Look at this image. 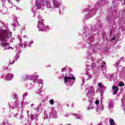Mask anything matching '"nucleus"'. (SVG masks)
<instances>
[{"label":"nucleus","instance_id":"1","mask_svg":"<svg viewBox=\"0 0 125 125\" xmlns=\"http://www.w3.org/2000/svg\"><path fill=\"white\" fill-rule=\"evenodd\" d=\"M10 37H11V34L10 33H8L7 30H0V40L1 42V46H8L9 45L8 43H3V42H6Z\"/></svg>","mask_w":125,"mask_h":125},{"label":"nucleus","instance_id":"2","mask_svg":"<svg viewBox=\"0 0 125 125\" xmlns=\"http://www.w3.org/2000/svg\"><path fill=\"white\" fill-rule=\"evenodd\" d=\"M38 28H39V31H41V32H44V31H45L46 29H48L49 28V26H45V25H44V23H43V21H39Z\"/></svg>","mask_w":125,"mask_h":125},{"label":"nucleus","instance_id":"3","mask_svg":"<svg viewBox=\"0 0 125 125\" xmlns=\"http://www.w3.org/2000/svg\"><path fill=\"white\" fill-rule=\"evenodd\" d=\"M65 77L63 78L64 80V83H67V82H68V81L70 80H73L74 81L73 82V83H75V81H76V77H75V76H74V75H71V74H66L65 75Z\"/></svg>","mask_w":125,"mask_h":125},{"label":"nucleus","instance_id":"4","mask_svg":"<svg viewBox=\"0 0 125 125\" xmlns=\"http://www.w3.org/2000/svg\"><path fill=\"white\" fill-rule=\"evenodd\" d=\"M53 3L54 7L56 8H58L60 6V4L56 0H54Z\"/></svg>","mask_w":125,"mask_h":125},{"label":"nucleus","instance_id":"5","mask_svg":"<svg viewBox=\"0 0 125 125\" xmlns=\"http://www.w3.org/2000/svg\"><path fill=\"white\" fill-rule=\"evenodd\" d=\"M112 90H113L114 92V95H116V94H117V93L118 92V91H119V88H118V87L113 85L112 86Z\"/></svg>","mask_w":125,"mask_h":125},{"label":"nucleus","instance_id":"6","mask_svg":"<svg viewBox=\"0 0 125 125\" xmlns=\"http://www.w3.org/2000/svg\"><path fill=\"white\" fill-rule=\"evenodd\" d=\"M12 78H13V74H12L8 73L6 76V78L8 80V81H11V80H12Z\"/></svg>","mask_w":125,"mask_h":125},{"label":"nucleus","instance_id":"7","mask_svg":"<svg viewBox=\"0 0 125 125\" xmlns=\"http://www.w3.org/2000/svg\"><path fill=\"white\" fill-rule=\"evenodd\" d=\"M42 1L40 2L37 1L36 3V5L37 7L38 8V9H40V8H42V4L41 3Z\"/></svg>","mask_w":125,"mask_h":125},{"label":"nucleus","instance_id":"8","mask_svg":"<svg viewBox=\"0 0 125 125\" xmlns=\"http://www.w3.org/2000/svg\"><path fill=\"white\" fill-rule=\"evenodd\" d=\"M109 123L110 125H115V122H114V119L112 118H109Z\"/></svg>","mask_w":125,"mask_h":125},{"label":"nucleus","instance_id":"9","mask_svg":"<svg viewBox=\"0 0 125 125\" xmlns=\"http://www.w3.org/2000/svg\"><path fill=\"white\" fill-rule=\"evenodd\" d=\"M93 90H94V88H93V87L92 86H90V89L89 90L88 93H91V92H92Z\"/></svg>","mask_w":125,"mask_h":125},{"label":"nucleus","instance_id":"10","mask_svg":"<svg viewBox=\"0 0 125 125\" xmlns=\"http://www.w3.org/2000/svg\"><path fill=\"white\" fill-rule=\"evenodd\" d=\"M49 102H50V104H51V105H53V104H54V100H50L49 101Z\"/></svg>","mask_w":125,"mask_h":125},{"label":"nucleus","instance_id":"11","mask_svg":"<svg viewBox=\"0 0 125 125\" xmlns=\"http://www.w3.org/2000/svg\"><path fill=\"white\" fill-rule=\"evenodd\" d=\"M119 86H125V83H120L119 84H118Z\"/></svg>","mask_w":125,"mask_h":125},{"label":"nucleus","instance_id":"12","mask_svg":"<svg viewBox=\"0 0 125 125\" xmlns=\"http://www.w3.org/2000/svg\"><path fill=\"white\" fill-rule=\"evenodd\" d=\"M43 4L44 5L45 4H48V3H49V1H43ZM44 2L45 4H44Z\"/></svg>","mask_w":125,"mask_h":125},{"label":"nucleus","instance_id":"13","mask_svg":"<svg viewBox=\"0 0 125 125\" xmlns=\"http://www.w3.org/2000/svg\"><path fill=\"white\" fill-rule=\"evenodd\" d=\"M23 45L24 46V48H26V46H27V42H24L23 43Z\"/></svg>","mask_w":125,"mask_h":125},{"label":"nucleus","instance_id":"14","mask_svg":"<svg viewBox=\"0 0 125 125\" xmlns=\"http://www.w3.org/2000/svg\"><path fill=\"white\" fill-rule=\"evenodd\" d=\"M95 103V104H96V105H98V104H99V101L98 100L96 101Z\"/></svg>","mask_w":125,"mask_h":125},{"label":"nucleus","instance_id":"15","mask_svg":"<svg viewBox=\"0 0 125 125\" xmlns=\"http://www.w3.org/2000/svg\"><path fill=\"white\" fill-rule=\"evenodd\" d=\"M20 47H22L23 46V44H22V43H20L19 44Z\"/></svg>","mask_w":125,"mask_h":125},{"label":"nucleus","instance_id":"16","mask_svg":"<svg viewBox=\"0 0 125 125\" xmlns=\"http://www.w3.org/2000/svg\"><path fill=\"white\" fill-rule=\"evenodd\" d=\"M98 86L100 87H102V84L101 83H98Z\"/></svg>","mask_w":125,"mask_h":125},{"label":"nucleus","instance_id":"17","mask_svg":"<svg viewBox=\"0 0 125 125\" xmlns=\"http://www.w3.org/2000/svg\"><path fill=\"white\" fill-rule=\"evenodd\" d=\"M90 109H92V107H87V110H89Z\"/></svg>","mask_w":125,"mask_h":125},{"label":"nucleus","instance_id":"18","mask_svg":"<svg viewBox=\"0 0 125 125\" xmlns=\"http://www.w3.org/2000/svg\"><path fill=\"white\" fill-rule=\"evenodd\" d=\"M115 39V38L114 37L113 38H112V39H111V41H114Z\"/></svg>","mask_w":125,"mask_h":125},{"label":"nucleus","instance_id":"19","mask_svg":"<svg viewBox=\"0 0 125 125\" xmlns=\"http://www.w3.org/2000/svg\"><path fill=\"white\" fill-rule=\"evenodd\" d=\"M103 64H106V62H105V61H103Z\"/></svg>","mask_w":125,"mask_h":125},{"label":"nucleus","instance_id":"20","mask_svg":"<svg viewBox=\"0 0 125 125\" xmlns=\"http://www.w3.org/2000/svg\"><path fill=\"white\" fill-rule=\"evenodd\" d=\"M32 43H33V42L32 41L29 42L30 45L32 44Z\"/></svg>","mask_w":125,"mask_h":125},{"label":"nucleus","instance_id":"21","mask_svg":"<svg viewBox=\"0 0 125 125\" xmlns=\"http://www.w3.org/2000/svg\"><path fill=\"white\" fill-rule=\"evenodd\" d=\"M14 96H15V98H16V99H17V96L15 95Z\"/></svg>","mask_w":125,"mask_h":125},{"label":"nucleus","instance_id":"22","mask_svg":"<svg viewBox=\"0 0 125 125\" xmlns=\"http://www.w3.org/2000/svg\"><path fill=\"white\" fill-rule=\"evenodd\" d=\"M102 68H103L104 67V65H101V66Z\"/></svg>","mask_w":125,"mask_h":125},{"label":"nucleus","instance_id":"23","mask_svg":"<svg viewBox=\"0 0 125 125\" xmlns=\"http://www.w3.org/2000/svg\"><path fill=\"white\" fill-rule=\"evenodd\" d=\"M14 62H13V64L14 63Z\"/></svg>","mask_w":125,"mask_h":125},{"label":"nucleus","instance_id":"24","mask_svg":"<svg viewBox=\"0 0 125 125\" xmlns=\"http://www.w3.org/2000/svg\"><path fill=\"white\" fill-rule=\"evenodd\" d=\"M10 64H11V62H10Z\"/></svg>","mask_w":125,"mask_h":125},{"label":"nucleus","instance_id":"25","mask_svg":"<svg viewBox=\"0 0 125 125\" xmlns=\"http://www.w3.org/2000/svg\"><path fill=\"white\" fill-rule=\"evenodd\" d=\"M17 1H18V0H17Z\"/></svg>","mask_w":125,"mask_h":125}]
</instances>
